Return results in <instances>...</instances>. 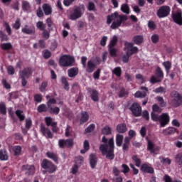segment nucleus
<instances>
[{
  "label": "nucleus",
  "mask_w": 182,
  "mask_h": 182,
  "mask_svg": "<svg viewBox=\"0 0 182 182\" xmlns=\"http://www.w3.org/2000/svg\"><path fill=\"white\" fill-rule=\"evenodd\" d=\"M102 143L100 146V150L103 156H106L108 160H113L114 159V141L113 138L107 141L106 136H103L102 139Z\"/></svg>",
  "instance_id": "f257e3e1"
},
{
  "label": "nucleus",
  "mask_w": 182,
  "mask_h": 182,
  "mask_svg": "<svg viewBox=\"0 0 182 182\" xmlns=\"http://www.w3.org/2000/svg\"><path fill=\"white\" fill-rule=\"evenodd\" d=\"M127 19V16L120 15L117 11H115L107 17V23L110 25L112 22V24L111 25L112 29H117V28L122 26V22H126Z\"/></svg>",
  "instance_id": "f03ea898"
},
{
  "label": "nucleus",
  "mask_w": 182,
  "mask_h": 182,
  "mask_svg": "<svg viewBox=\"0 0 182 182\" xmlns=\"http://www.w3.org/2000/svg\"><path fill=\"white\" fill-rule=\"evenodd\" d=\"M124 50L126 52V55H123L122 61L124 63H127V62H129V59H130V56L134 53H137V52H139V48L136 46H133V43L127 42L125 43Z\"/></svg>",
  "instance_id": "7ed1b4c3"
},
{
  "label": "nucleus",
  "mask_w": 182,
  "mask_h": 182,
  "mask_svg": "<svg viewBox=\"0 0 182 182\" xmlns=\"http://www.w3.org/2000/svg\"><path fill=\"white\" fill-rule=\"evenodd\" d=\"M151 119L154 122H159L160 127H165L170 122V117L167 114H152Z\"/></svg>",
  "instance_id": "20e7f679"
},
{
  "label": "nucleus",
  "mask_w": 182,
  "mask_h": 182,
  "mask_svg": "<svg viewBox=\"0 0 182 182\" xmlns=\"http://www.w3.org/2000/svg\"><path fill=\"white\" fill-rule=\"evenodd\" d=\"M84 12L85 6L81 5L73 10V13L69 16V19H70V21H76V19H79V18L82 17Z\"/></svg>",
  "instance_id": "39448f33"
},
{
  "label": "nucleus",
  "mask_w": 182,
  "mask_h": 182,
  "mask_svg": "<svg viewBox=\"0 0 182 182\" xmlns=\"http://www.w3.org/2000/svg\"><path fill=\"white\" fill-rule=\"evenodd\" d=\"M75 62V58L70 55H63L60 60V66H63L64 68H68V66H72Z\"/></svg>",
  "instance_id": "423d86ee"
},
{
  "label": "nucleus",
  "mask_w": 182,
  "mask_h": 182,
  "mask_svg": "<svg viewBox=\"0 0 182 182\" xmlns=\"http://www.w3.org/2000/svg\"><path fill=\"white\" fill-rule=\"evenodd\" d=\"M41 167H42V168H44L45 170H46V171H48L50 174H52V173H55V171H56V166L48 159H44L42 161Z\"/></svg>",
  "instance_id": "0eeeda50"
},
{
  "label": "nucleus",
  "mask_w": 182,
  "mask_h": 182,
  "mask_svg": "<svg viewBox=\"0 0 182 182\" xmlns=\"http://www.w3.org/2000/svg\"><path fill=\"white\" fill-rule=\"evenodd\" d=\"M170 6H162L157 11V16L159 18H166L170 15Z\"/></svg>",
  "instance_id": "6e6552de"
},
{
  "label": "nucleus",
  "mask_w": 182,
  "mask_h": 182,
  "mask_svg": "<svg viewBox=\"0 0 182 182\" xmlns=\"http://www.w3.org/2000/svg\"><path fill=\"white\" fill-rule=\"evenodd\" d=\"M21 77L22 78L21 83L23 86H26V77H29L31 75H32V69L31 68H26L21 72L19 73Z\"/></svg>",
  "instance_id": "1a4fd4ad"
},
{
  "label": "nucleus",
  "mask_w": 182,
  "mask_h": 182,
  "mask_svg": "<svg viewBox=\"0 0 182 182\" xmlns=\"http://www.w3.org/2000/svg\"><path fill=\"white\" fill-rule=\"evenodd\" d=\"M140 90L141 91H137L135 94L134 96L136 98H141L143 99L147 96V93L149 92V88L146 87L144 86H142L140 87Z\"/></svg>",
  "instance_id": "9d476101"
},
{
  "label": "nucleus",
  "mask_w": 182,
  "mask_h": 182,
  "mask_svg": "<svg viewBox=\"0 0 182 182\" xmlns=\"http://www.w3.org/2000/svg\"><path fill=\"white\" fill-rule=\"evenodd\" d=\"M172 105L176 107L182 105V97L180 94H178V92L174 93Z\"/></svg>",
  "instance_id": "9b49d317"
},
{
  "label": "nucleus",
  "mask_w": 182,
  "mask_h": 182,
  "mask_svg": "<svg viewBox=\"0 0 182 182\" xmlns=\"http://www.w3.org/2000/svg\"><path fill=\"white\" fill-rule=\"evenodd\" d=\"M41 132L43 133V136L48 137V139H52L53 137V134L49 130V129L46 128L43 124H41L40 127Z\"/></svg>",
  "instance_id": "f8f14e48"
},
{
  "label": "nucleus",
  "mask_w": 182,
  "mask_h": 182,
  "mask_svg": "<svg viewBox=\"0 0 182 182\" xmlns=\"http://www.w3.org/2000/svg\"><path fill=\"white\" fill-rule=\"evenodd\" d=\"M21 32L26 35H33L35 33V26L26 25L21 28Z\"/></svg>",
  "instance_id": "ddd939ff"
},
{
  "label": "nucleus",
  "mask_w": 182,
  "mask_h": 182,
  "mask_svg": "<svg viewBox=\"0 0 182 182\" xmlns=\"http://www.w3.org/2000/svg\"><path fill=\"white\" fill-rule=\"evenodd\" d=\"M147 149L152 154H156V152L160 150V148L156 146L154 143L150 140H148Z\"/></svg>",
  "instance_id": "4468645a"
},
{
  "label": "nucleus",
  "mask_w": 182,
  "mask_h": 182,
  "mask_svg": "<svg viewBox=\"0 0 182 182\" xmlns=\"http://www.w3.org/2000/svg\"><path fill=\"white\" fill-rule=\"evenodd\" d=\"M131 112L133 114H141V107L138 103H134L130 107Z\"/></svg>",
  "instance_id": "2eb2a0df"
},
{
  "label": "nucleus",
  "mask_w": 182,
  "mask_h": 182,
  "mask_svg": "<svg viewBox=\"0 0 182 182\" xmlns=\"http://www.w3.org/2000/svg\"><path fill=\"white\" fill-rule=\"evenodd\" d=\"M90 164L92 168H95L96 164H97V156H96V154H91L90 155Z\"/></svg>",
  "instance_id": "dca6fc26"
},
{
  "label": "nucleus",
  "mask_w": 182,
  "mask_h": 182,
  "mask_svg": "<svg viewBox=\"0 0 182 182\" xmlns=\"http://www.w3.org/2000/svg\"><path fill=\"white\" fill-rule=\"evenodd\" d=\"M23 170H26V174H28V176H32V174L35 173V166L31 165H24L22 167Z\"/></svg>",
  "instance_id": "f3484780"
},
{
  "label": "nucleus",
  "mask_w": 182,
  "mask_h": 182,
  "mask_svg": "<svg viewBox=\"0 0 182 182\" xmlns=\"http://www.w3.org/2000/svg\"><path fill=\"white\" fill-rule=\"evenodd\" d=\"M141 170L144 173H149V174H153V173H154V169L146 164L141 166Z\"/></svg>",
  "instance_id": "a211bd4d"
},
{
  "label": "nucleus",
  "mask_w": 182,
  "mask_h": 182,
  "mask_svg": "<svg viewBox=\"0 0 182 182\" xmlns=\"http://www.w3.org/2000/svg\"><path fill=\"white\" fill-rule=\"evenodd\" d=\"M173 19L176 23H178V25H182V17L180 11L173 14Z\"/></svg>",
  "instance_id": "6ab92c4d"
},
{
  "label": "nucleus",
  "mask_w": 182,
  "mask_h": 182,
  "mask_svg": "<svg viewBox=\"0 0 182 182\" xmlns=\"http://www.w3.org/2000/svg\"><path fill=\"white\" fill-rule=\"evenodd\" d=\"M177 132V129L174 127H168L165 129H163L162 133L164 136H170L171 134H174Z\"/></svg>",
  "instance_id": "aec40b11"
},
{
  "label": "nucleus",
  "mask_w": 182,
  "mask_h": 182,
  "mask_svg": "<svg viewBox=\"0 0 182 182\" xmlns=\"http://www.w3.org/2000/svg\"><path fill=\"white\" fill-rule=\"evenodd\" d=\"M132 41L135 45H141L144 41V38L143 36H135L133 37Z\"/></svg>",
  "instance_id": "412c9836"
},
{
  "label": "nucleus",
  "mask_w": 182,
  "mask_h": 182,
  "mask_svg": "<svg viewBox=\"0 0 182 182\" xmlns=\"http://www.w3.org/2000/svg\"><path fill=\"white\" fill-rule=\"evenodd\" d=\"M46 156L48 157V159H51V160H53L55 163H58L59 160V157L58 156V154L48 151L46 153Z\"/></svg>",
  "instance_id": "4be33fe9"
},
{
  "label": "nucleus",
  "mask_w": 182,
  "mask_h": 182,
  "mask_svg": "<svg viewBox=\"0 0 182 182\" xmlns=\"http://www.w3.org/2000/svg\"><path fill=\"white\" fill-rule=\"evenodd\" d=\"M117 132L118 133H126L127 132V127L124 124H118L117 126Z\"/></svg>",
  "instance_id": "5701e85b"
},
{
  "label": "nucleus",
  "mask_w": 182,
  "mask_h": 182,
  "mask_svg": "<svg viewBox=\"0 0 182 182\" xmlns=\"http://www.w3.org/2000/svg\"><path fill=\"white\" fill-rule=\"evenodd\" d=\"M0 160H1V161H5L8 160V153L6 152V150H0Z\"/></svg>",
  "instance_id": "b1692460"
},
{
  "label": "nucleus",
  "mask_w": 182,
  "mask_h": 182,
  "mask_svg": "<svg viewBox=\"0 0 182 182\" xmlns=\"http://www.w3.org/2000/svg\"><path fill=\"white\" fill-rule=\"evenodd\" d=\"M95 68H96V65L93 63L92 60L88 61L87 72H88L89 73H92V72L95 70Z\"/></svg>",
  "instance_id": "393cba45"
},
{
  "label": "nucleus",
  "mask_w": 182,
  "mask_h": 182,
  "mask_svg": "<svg viewBox=\"0 0 182 182\" xmlns=\"http://www.w3.org/2000/svg\"><path fill=\"white\" fill-rule=\"evenodd\" d=\"M121 11L124 14H126L127 15H129V14H130V7L129 6V4H122Z\"/></svg>",
  "instance_id": "a878e982"
},
{
  "label": "nucleus",
  "mask_w": 182,
  "mask_h": 182,
  "mask_svg": "<svg viewBox=\"0 0 182 182\" xmlns=\"http://www.w3.org/2000/svg\"><path fill=\"white\" fill-rule=\"evenodd\" d=\"M45 122L47 126L55 127L57 126V123L53 121L50 117H47L45 118Z\"/></svg>",
  "instance_id": "bb28decb"
},
{
  "label": "nucleus",
  "mask_w": 182,
  "mask_h": 182,
  "mask_svg": "<svg viewBox=\"0 0 182 182\" xmlns=\"http://www.w3.org/2000/svg\"><path fill=\"white\" fill-rule=\"evenodd\" d=\"M10 116L11 119H13L14 122H17L18 119L20 120V122H22V120H25V115L23 114H12Z\"/></svg>",
  "instance_id": "cd10ccee"
},
{
  "label": "nucleus",
  "mask_w": 182,
  "mask_h": 182,
  "mask_svg": "<svg viewBox=\"0 0 182 182\" xmlns=\"http://www.w3.org/2000/svg\"><path fill=\"white\" fill-rule=\"evenodd\" d=\"M43 10L44 11L45 15H50L52 14V7L49 4H43Z\"/></svg>",
  "instance_id": "c85d7f7f"
},
{
  "label": "nucleus",
  "mask_w": 182,
  "mask_h": 182,
  "mask_svg": "<svg viewBox=\"0 0 182 182\" xmlns=\"http://www.w3.org/2000/svg\"><path fill=\"white\" fill-rule=\"evenodd\" d=\"M12 150L14 156H21V153H22V148L20 146H14Z\"/></svg>",
  "instance_id": "c756f323"
},
{
  "label": "nucleus",
  "mask_w": 182,
  "mask_h": 182,
  "mask_svg": "<svg viewBox=\"0 0 182 182\" xmlns=\"http://www.w3.org/2000/svg\"><path fill=\"white\" fill-rule=\"evenodd\" d=\"M79 70L77 68H71L68 70V76L69 77H75V76H77Z\"/></svg>",
  "instance_id": "7c9ffc66"
},
{
  "label": "nucleus",
  "mask_w": 182,
  "mask_h": 182,
  "mask_svg": "<svg viewBox=\"0 0 182 182\" xmlns=\"http://www.w3.org/2000/svg\"><path fill=\"white\" fill-rule=\"evenodd\" d=\"M83 147H84V149H82L80 151V153L82 154H85V153H86V151H87V150H89L90 147V145L89 144V141L88 140H85L84 141V144H83Z\"/></svg>",
  "instance_id": "2f4dec72"
},
{
  "label": "nucleus",
  "mask_w": 182,
  "mask_h": 182,
  "mask_svg": "<svg viewBox=\"0 0 182 182\" xmlns=\"http://www.w3.org/2000/svg\"><path fill=\"white\" fill-rule=\"evenodd\" d=\"M91 97L94 102H97V100H99V94L96 90H91Z\"/></svg>",
  "instance_id": "473e14b6"
},
{
  "label": "nucleus",
  "mask_w": 182,
  "mask_h": 182,
  "mask_svg": "<svg viewBox=\"0 0 182 182\" xmlns=\"http://www.w3.org/2000/svg\"><path fill=\"white\" fill-rule=\"evenodd\" d=\"M0 113L1 114H6V104L2 101L0 102Z\"/></svg>",
  "instance_id": "72a5a7b5"
},
{
  "label": "nucleus",
  "mask_w": 182,
  "mask_h": 182,
  "mask_svg": "<svg viewBox=\"0 0 182 182\" xmlns=\"http://www.w3.org/2000/svg\"><path fill=\"white\" fill-rule=\"evenodd\" d=\"M122 143H123V135L117 134L116 136V144L118 147L122 146Z\"/></svg>",
  "instance_id": "f704fd0d"
},
{
  "label": "nucleus",
  "mask_w": 182,
  "mask_h": 182,
  "mask_svg": "<svg viewBox=\"0 0 182 182\" xmlns=\"http://www.w3.org/2000/svg\"><path fill=\"white\" fill-rule=\"evenodd\" d=\"M138 83H144L146 82V77L141 74H136L135 76Z\"/></svg>",
  "instance_id": "c9c22d12"
},
{
  "label": "nucleus",
  "mask_w": 182,
  "mask_h": 182,
  "mask_svg": "<svg viewBox=\"0 0 182 182\" xmlns=\"http://www.w3.org/2000/svg\"><path fill=\"white\" fill-rule=\"evenodd\" d=\"M130 144V138L129 136L125 137L123 144V150H128L129 146Z\"/></svg>",
  "instance_id": "e433bc0d"
},
{
  "label": "nucleus",
  "mask_w": 182,
  "mask_h": 182,
  "mask_svg": "<svg viewBox=\"0 0 182 182\" xmlns=\"http://www.w3.org/2000/svg\"><path fill=\"white\" fill-rule=\"evenodd\" d=\"M132 160L135 163V166H136V167H140L141 164V160H140V159L137 156H132Z\"/></svg>",
  "instance_id": "4c0bfd02"
},
{
  "label": "nucleus",
  "mask_w": 182,
  "mask_h": 182,
  "mask_svg": "<svg viewBox=\"0 0 182 182\" xmlns=\"http://www.w3.org/2000/svg\"><path fill=\"white\" fill-rule=\"evenodd\" d=\"M117 43V37L116 36H113V37L110 40L109 48H113V46H116Z\"/></svg>",
  "instance_id": "58836bf2"
},
{
  "label": "nucleus",
  "mask_w": 182,
  "mask_h": 182,
  "mask_svg": "<svg viewBox=\"0 0 182 182\" xmlns=\"http://www.w3.org/2000/svg\"><path fill=\"white\" fill-rule=\"evenodd\" d=\"M48 107L45 104H41L38 107V112L43 113V112H48Z\"/></svg>",
  "instance_id": "ea45409f"
},
{
  "label": "nucleus",
  "mask_w": 182,
  "mask_h": 182,
  "mask_svg": "<svg viewBox=\"0 0 182 182\" xmlns=\"http://www.w3.org/2000/svg\"><path fill=\"white\" fill-rule=\"evenodd\" d=\"M159 160L162 164H171V160L168 158H164V156H160Z\"/></svg>",
  "instance_id": "a19ab883"
},
{
  "label": "nucleus",
  "mask_w": 182,
  "mask_h": 182,
  "mask_svg": "<svg viewBox=\"0 0 182 182\" xmlns=\"http://www.w3.org/2000/svg\"><path fill=\"white\" fill-rule=\"evenodd\" d=\"M112 73L113 75H116L117 77H120V76H122V68H120L119 67L115 68L112 70Z\"/></svg>",
  "instance_id": "79ce46f5"
},
{
  "label": "nucleus",
  "mask_w": 182,
  "mask_h": 182,
  "mask_svg": "<svg viewBox=\"0 0 182 182\" xmlns=\"http://www.w3.org/2000/svg\"><path fill=\"white\" fill-rule=\"evenodd\" d=\"M109 52L110 56L112 58H115V56H117V50L113 47H109Z\"/></svg>",
  "instance_id": "37998d69"
},
{
  "label": "nucleus",
  "mask_w": 182,
  "mask_h": 182,
  "mask_svg": "<svg viewBox=\"0 0 182 182\" xmlns=\"http://www.w3.org/2000/svg\"><path fill=\"white\" fill-rule=\"evenodd\" d=\"M102 134H112V129L109 126L105 127L102 130Z\"/></svg>",
  "instance_id": "c03bdc74"
},
{
  "label": "nucleus",
  "mask_w": 182,
  "mask_h": 182,
  "mask_svg": "<svg viewBox=\"0 0 182 182\" xmlns=\"http://www.w3.org/2000/svg\"><path fill=\"white\" fill-rule=\"evenodd\" d=\"M1 48H3L4 50H9V49H12V44L10 43H2Z\"/></svg>",
  "instance_id": "a18cd8bd"
},
{
  "label": "nucleus",
  "mask_w": 182,
  "mask_h": 182,
  "mask_svg": "<svg viewBox=\"0 0 182 182\" xmlns=\"http://www.w3.org/2000/svg\"><path fill=\"white\" fill-rule=\"evenodd\" d=\"M84 161H85V159L83 158V156H77L75 158V164L81 166L82 164H83Z\"/></svg>",
  "instance_id": "49530a36"
},
{
  "label": "nucleus",
  "mask_w": 182,
  "mask_h": 182,
  "mask_svg": "<svg viewBox=\"0 0 182 182\" xmlns=\"http://www.w3.org/2000/svg\"><path fill=\"white\" fill-rule=\"evenodd\" d=\"M22 8L23 11H29L31 9V4L29 2L24 1L22 2Z\"/></svg>",
  "instance_id": "de8ad7c7"
},
{
  "label": "nucleus",
  "mask_w": 182,
  "mask_h": 182,
  "mask_svg": "<svg viewBox=\"0 0 182 182\" xmlns=\"http://www.w3.org/2000/svg\"><path fill=\"white\" fill-rule=\"evenodd\" d=\"M48 110L50 112V113H53L55 114H58L59 113V112H60V109H59V107H50V108H48Z\"/></svg>",
  "instance_id": "09e8293b"
},
{
  "label": "nucleus",
  "mask_w": 182,
  "mask_h": 182,
  "mask_svg": "<svg viewBox=\"0 0 182 182\" xmlns=\"http://www.w3.org/2000/svg\"><path fill=\"white\" fill-rule=\"evenodd\" d=\"M152 43H157L160 41V36L157 34H153L151 37Z\"/></svg>",
  "instance_id": "8fccbe9b"
},
{
  "label": "nucleus",
  "mask_w": 182,
  "mask_h": 182,
  "mask_svg": "<svg viewBox=\"0 0 182 182\" xmlns=\"http://www.w3.org/2000/svg\"><path fill=\"white\" fill-rule=\"evenodd\" d=\"M89 120V115L87 114H82L80 117V124H83V123H86Z\"/></svg>",
  "instance_id": "3c124183"
},
{
  "label": "nucleus",
  "mask_w": 182,
  "mask_h": 182,
  "mask_svg": "<svg viewBox=\"0 0 182 182\" xmlns=\"http://www.w3.org/2000/svg\"><path fill=\"white\" fill-rule=\"evenodd\" d=\"M52 105H56V100H55L53 98H50L47 102V107H48V109H50V107H52Z\"/></svg>",
  "instance_id": "603ef678"
},
{
  "label": "nucleus",
  "mask_w": 182,
  "mask_h": 182,
  "mask_svg": "<svg viewBox=\"0 0 182 182\" xmlns=\"http://www.w3.org/2000/svg\"><path fill=\"white\" fill-rule=\"evenodd\" d=\"M36 27L38 28V29H40V31H45V23H43V22L42 21H38L36 23Z\"/></svg>",
  "instance_id": "864d4df0"
},
{
  "label": "nucleus",
  "mask_w": 182,
  "mask_h": 182,
  "mask_svg": "<svg viewBox=\"0 0 182 182\" xmlns=\"http://www.w3.org/2000/svg\"><path fill=\"white\" fill-rule=\"evenodd\" d=\"M4 26L6 31L7 33L9 35H12V29L11 28V26H9V24H8V23H4Z\"/></svg>",
  "instance_id": "5fc2aeb1"
},
{
  "label": "nucleus",
  "mask_w": 182,
  "mask_h": 182,
  "mask_svg": "<svg viewBox=\"0 0 182 182\" xmlns=\"http://www.w3.org/2000/svg\"><path fill=\"white\" fill-rule=\"evenodd\" d=\"M14 29H19L21 28V20L17 18L15 23L13 24Z\"/></svg>",
  "instance_id": "6e6d98bb"
},
{
  "label": "nucleus",
  "mask_w": 182,
  "mask_h": 182,
  "mask_svg": "<svg viewBox=\"0 0 182 182\" xmlns=\"http://www.w3.org/2000/svg\"><path fill=\"white\" fill-rule=\"evenodd\" d=\"M156 75L159 79H163L164 75L161 68L156 69Z\"/></svg>",
  "instance_id": "4d7b16f0"
},
{
  "label": "nucleus",
  "mask_w": 182,
  "mask_h": 182,
  "mask_svg": "<svg viewBox=\"0 0 182 182\" xmlns=\"http://www.w3.org/2000/svg\"><path fill=\"white\" fill-rule=\"evenodd\" d=\"M122 173H124V174H127V173H129L130 171V168H129V166H127V164H122Z\"/></svg>",
  "instance_id": "13d9d810"
},
{
  "label": "nucleus",
  "mask_w": 182,
  "mask_h": 182,
  "mask_svg": "<svg viewBox=\"0 0 182 182\" xmlns=\"http://www.w3.org/2000/svg\"><path fill=\"white\" fill-rule=\"evenodd\" d=\"M161 80V78H159V77H156L154 75H153L151 77V80H150V82L151 83H159V82H160Z\"/></svg>",
  "instance_id": "bf43d9fd"
},
{
  "label": "nucleus",
  "mask_w": 182,
  "mask_h": 182,
  "mask_svg": "<svg viewBox=\"0 0 182 182\" xmlns=\"http://www.w3.org/2000/svg\"><path fill=\"white\" fill-rule=\"evenodd\" d=\"M42 99H43V97H42V95H41V94H37V95H34V100L37 103H41V102H42Z\"/></svg>",
  "instance_id": "052dcab7"
},
{
  "label": "nucleus",
  "mask_w": 182,
  "mask_h": 182,
  "mask_svg": "<svg viewBox=\"0 0 182 182\" xmlns=\"http://www.w3.org/2000/svg\"><path fill=\"white\" fill-rule=\"evenodd\" d=\"M88 11H95L96 6H95V3L90 1L87 5Z\"/></svg>",
  "instance_id": "680f3d73"
},
{
  "label": "nucleus",
  "mask_w": 182,
  "mask_h": 182,
  "mask_svg": "<svg viewBox=\"0 0 182 182\" xmlns=\"http://www.w3.org/2000/svg\"><path fill=\"white\" fill-rule=\"evenodd\" d=\"M152 110L154 113H160L161 112V108H160L157 105H154L152 106Z\"/></svg>",
  "instance_id": "e2e57ef3"
},
{
  "label": "nucleus",
  "mask_w": 182,
  "mask_h": 182,
  "mask_svg": "<svg viewBox=\"0 0 182 182\" xmlns=\"http://www.w3.org/2000/svg\"><path fill=\"white\" fill-rule=\"evenodd\" d=\"M176 161L181 166L182 164V152L178 154L176 156Z\"/></svg>",
  "instance_id": "0e129e2a"
},
{
  "label": "nucleus",
  "mask_w": 182,
  "mask_h": 182,
  "mask_svg": "<svg viewBox=\"0 0 182 182\" xmlns=\"http://www.w3.org/2000/svg\"><path fill=\"white\" fill-rule=\"evenodd\" d=\"M127 95H129V92H127V91H126V90L122 88L119 92V97H126V96H127Z\"/></svg>",
  "instance_id": "69168bd1"
},
{
  "label": "nucleus",
  "mask_w": 182,
  "mask_h": 182,
  "mask_svg": "<svg viewBox=\"0 0 182 182\" xmlns=\"http://www.w3.org/2000/svg\"><path fill=\"white\" fill-rule=\"evenodd\" d=\"M154 93H166V89L163 87H159L154 90Z\"/></svg>",
  "instance_id": "338daca9"
},
{
  "label": "nucleus",
  "mask_w": 182,
  "mask_h": 182,
  "mask_svg": "<svg viewBox=\"0 0 182 182\" xmlns=\"http://www.w3.org/2000/svg\"><path fill=\"white\" fill-rule=\"evenodd\" d=\"M164 181L165 182H174V181H173V179L171 178V177H170V176L168 175H164Z\"/></svg>",
  "instance_id": "774afa93"
}]
</instances>
